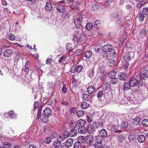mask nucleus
<instances>
[{
  "label": "nucleus",
  "instance_id": "nucleus-1",
  "mask_svg": "<svg viewBox=\"0 0 148 148\" xmlns=\"http://www.w3.org/2000/svg\"><path fill=\"white\" fill-rule=\"evenodd\" d=\"M99 124L98 123L93 122V132H100V135L103 138L107 137L108 135L107 131L106 130L102 129L101 130L98 129L99 128Z\"/></svg>",
  "mask_w": 148,
  "mask_h": 148
},
{
  "label": "nucleus",
  "instance_id": "nucleus-2",
  "mask_svg": "<svg viewBox=\"0 0 148 148\" xmlns=\"http://www.w3.org/2000/svg\"><path fill=\"white\" fill-rule=\"evenodd\" d=\"M103 49L105 52H109L113 58H115L116 56V52L115 50L112 49V46L111 45L108 44L104 45Z\"/></svg>",
  "mask_w": 148,
  "mask_h": 148
},
{
  "label": "nucleus",
  "instance_id": "nucleus-3",
  "mask_svg": "<svg viewBox=\"0 0 148 148\" xmlns=\"http://www.w3.org/2000/svg\"><path fill=\"white\" fill-rule=\"evenodd\" d=\"M86 142L87 143L86 147L88 148L92 147V135L88 134L86 138Z\"/></svg>",
  "mask_w": 148,
  "mask_h": 148
},
{
  "label": "nucleus",
  "instance_id": "nucleus-4",
  "mask_svg": "<svg viewBox=\"0 0 148 148\" xmlns=\"http://www.w3.org/2000/svg\"><path fill=\"white\" fill-rule=\"evenodd\" d=\"M142 81L140 79L138 81H137L136 79L135 78H133L131 79L130 82V85L132 87H133L136 86L137 84H138V86H142L143 84H142Z\"/></svg>",
  "mask_w": 148,
  "mask_h": 148
},
{
  "label": "nucleus",
  "instance_id": "nucleus-5",
  "mask_svg": "<svg viewBox=\"0 0 148 148\" xmlns=\"http://www.w3.org/2000/svg\"><path fill=\"white\" fill-rule=\"evenodd\" d=\"M82 21V18L81 16L75 19L74 21L75 25L77 28H82L81 23Z\"/></svg>",
  "mask_w": 148,
  "mask_h": 148
},
{
  "label": "nucleus",
  "instance_id": "nucleus-6",
  "mask_svg": "<svg viewBox=\"0 0 148 148\" xmlns=\"http://www.w3.org/2000/svg\"><path fill=\"white\" fill-rule=\"evenodd\" d=\"M139 78L141 81L143 80H145V78H147L148 77V70L146 71L145 72H143V74L140 73L139 74Z\"/></svg>",
  "mask_w": 148,
  "mask_h": 148
},
{
  "label": "nucleus",
  "instance_id": "nucleus-7",
  "mask_svg": "<svg viewBox=\"0 0 148 148\" xmlns=\"http://www.w3.org/2000/svg\"><path fill=\"white\" fill-rule=\"evenodd\" d=\"M128 139L131 143H134L137 137L135 134H130L128 136Z\"/></svg>",
  "mask_w": 148,
  "mask_h": 148
},
{
  "label": "nucleus",
  "instance_id": "nucleus-8",
  "mask_svg": "<svg viewBox=\"0 0 148 148\" xmlns=\"http://www.w3.org/2000/svg\"><path fill=\"white\" fill-rule=\"evenodd\" d=\"M86 123V121L83 119H80L77 122L78 127H85L84 125Z\"/></svg>",
  "mask_w": 148,
  "mask_h": 148
},
{
  "label": "nucleus",
  "instance_id": "nucleus-9",
  "mask_svg": "<svg viewBox=\"0 0 148 148\" xmlns=\"http://www.w3.org/2000/svg\"><path fill=\"white\" fill-rule=\"evenodd\" d=\"M51 114V110L49 108H46L43 111L44 116L46 117L49 116Z\"/></svg>",
  "mask_w": 148,
  "mask_h": 148
},
{
  "label": "nucleus",
  "instance_id": "nucleus-10",
  "mask_svg": "<svg viewBox=\"0 0 148 148\" xmlns=\"http://www.w3.org/2000/svg\"><path fill=\"white\" fill-rule=\"evenodd\" d=\"M137 139L139 143H143L145 140L146 137L144 135L141 134L138 136Z\"/></svg>",
  "mask_w": 148,
  "mask_h": 148
},
{
  "label": "nucleus",
  "instance_id": "nucleus-11",
  "mask_svg": "<svg viewBox=\"0 0 148 148\" xmlns=\"http://www.w3.org/2000/svg\"><path fill=\"white\" fill-rule=\"evenodd\" d=\"M131 52L129 53H126L124 55V59L127 62L131 59H132L133 57V56H131Z\"/></svg>",
  "mask_w": 148,
  "mask_h": 148
},
{
  "label": "nucleus",
  "instance_id": "nucleus-12",
  "mask_svg": "<svg viewBox=\"0 0 148 148\" xmlns=\"http://www.w3.org/2000/svg\"><path fill=\"white\" fill-rule=\"evenodd\" d=\"M73 140L72 139L69 138L68 139L66 142V145L69 147H71L73 144Z\"/></svg>",
  "mask_w": 148,
  "mask_h": 148
},
{
  "label": "nucleus",
  "instance_id": "nucleus-13",
  "mask_svg": "<svg viewBox=\"0 0 148 148\" xmlns=\"http://www.w3.org/2000/svg\"><path fill=\"white\" fill-rule=\"evenodd\" d=\"M77 133V130L75 129H72L69 132V134L71 137H73L76 135Z\"/></svg>",
  "mask_w": 148,
  "mask_h": 148
},
{
  "label": "nucleus",
  "instance_id": "nucleus-14",
  "mask_svg": "<svg viewBox=\"0 0 148 148\" xmlns=\"http://www.w3.org/2000/svg\"><path fill=\"white\" fill-rule=\"evenodd\" d=\"M12 54V52L10 49H7L5 50L3 52V55L6 57H8Z\"/></svg>",
  "mask_w": 148,
  "mask_h": 148
},
{
  "label": "nucleus",
  "instance_id": "nucleus-15",
  "mask_svg": "<svg viewBox=\"0 0 148 148\" xmlns=\"http://www.w3.org/2000/svg\"><path fill=\"white\" fill-rule=\"evenodd\" d=\"M118 77L120 80H124L126 78V75L125 73H121L119 74Z\"/></svg>",
  "mask_w": 148,
  "mask_h": 148
},
{
  "label": "nucleus",
  "instance_id": "nucleus-16",
  "mask_svg": "<svg viewBox=\"0 0 148 148\" xmlns=\"http://www.w3.org/2000/svg\"><path fill=\"white\" fill-rule=\"evenodd\" d=\"M57 10L60 12H64L65 8L62 5H58L56 7Z\"/></svg>",
  "mask_w": 148,
  "mask_h": 148
},
{
  "label": "nucleus",
  "instance_id": "nucleus-17",
  "mask_svg": "<svg viewBox=\"0 0 148 148\" xmlns=\"http://www.w3.org/2000/svg\"><path fill=\"white\" fill-rule=\"evenodd\" d=\"M103 140V138L100 135L96 136L95 142L96 143H101Z\"/></svg>",
  "mask_w": 148,
  "mask_h": 148
},
{
  "label": "nucleus",
  "instance_id": "nucleus-18",
  "mask_svg": "<svg viewBox=\"0 0 148 148\" xmlns=\"http://www.w3.org/2000/svg\"><path fill=\"white\" fill-rule=\"evenodd\" d=\"M78 130L79 133L83 134H85L86 132V129L85 127H79Z\"/></svg>",
  "mask_w": 148,
  "mask_h": 148
},
{
  "label": "nucleus",
  "instance_id": "nucleus-19",
  "mask_svg": "<svg viewBox=\"0 0 148 148\" xmlns=\"http://www.w3.org/2000/svg\"><path fill=\"white\" fill-rule=\"evenodd\" d=\"M74 40H75L77 42L80 40H84L83 34L81 36H75L73 38Z\"/></svg>",
  "mask_w": 148,
  "mask_h": 148
},
{
  "label": "nucleus",
  "instance_id": "nucleus-20",
  "mask_svg": "<svg viewBox=\"0 0 148 148\" xmlns=\"http://www.w3.org/2000/svg\"><path fill=\"white\" fill-rule=\"evenodd\" d=\"M61 145V142L58 140L55 142L53 144L54 148H60Z\"/></svg>",
  "mask_w": 148,
  "mask_h": 148
},
{
  "label": "nucleus",
  "instance_id": "nucleus-21",
  "mask_svg": "<svg viewBox=\"0 0 148 148\" xmlns=\"http://www.w3.org/2000/svg\"><path fill=\"white\" fill-rule=\"evenodd\" d=\"M52 7L51 4L49 2L46 3L45 8L47 10L50 11L52 9Z\"/></svg>",
  "mask_w": 148,
  "mask_h": 148
},
{
  "label": "nucleus",
  "instance_id": "nucleus-22",
  "mask_svg": "<svg viewBox=\"0 0 148 148\" xmlns=\"http://www.w3.org/2000/svg\"><path fill=\"white\" fill-rule=\"evenodd\" d=\"M131 87L130 83L128 82H126L124 84L123 86V89L124 90H129Z\"/></svg>",
  "mask_w": 148,
  "mask_h": 148
},
{
  "label": "nucleus",
  "instance_id": "nucleus-23",
  "mask_svg": "<svg viewBox=\"0 0 148 148\" xmlns=\"http://www.w3.org/2000/svg\"><path fill=\"white\" fill-rule=\"evenodd\" d=\"M116 75V72L114 71H111L109 74H108V76L110 78L112 79L115 78Z\"/></svg>",
  "mask_w": 148,
  "mask_h": 148
},
{
  "label": "nucleus",
  "instance_id": "nucleus-24",
  "mask_svg": "<svg viewBox=\"0 0 148 148\" xmlns=\"http://www.w3.org/2000/svg\"><path fill=\"white\" fill-rule=\"evenodd\" d=\"M67 138V136H64V135H62L58 136L57 140H58L60 141V142H61L63 141L64 139H65Z\"/></svg>",
  "mask_w": 148,
  "mask_h": 148
},
{
  "label": "nucleus",
  "instance_id": "nucleus-25",
  "mask_svg": "<svg viewBox=\"0 0 148 148\" xmlns=\"http://www.w3.org/2000/svg\"><path fill=\"white\" fill-rule=\"evenodd\" d=\"M89 106V104L85 101L83 102L81 105L82 108L84 110L87 108Z\"/></svg>",
  "mask_w": 148,
  "mask_h": 148
},
{
  "label": "nucleus",
  "instance_id": "nucleus-26",
  "mask_svg": "<svg viewBox=\"0 0 148 148\" xmlns=\"http://www.w3.org/2000/svg\"><path fill=\"white\" fill-rule=\"evenodd\" d=\"M41 121L44 123H46L48 121V117H46L44 114L42 115L40 117Z\"/></svg>",
  "mask_w": 148,
  "mask_h": 148
},
{
  "label": "nucleus",
  "instance_id": "nucleus-27",
  "mask_svg": "<svg viewBox=\"0 0 148 148\" xmlns=\"http://www.w3.org/2000/svg\"><path fill=\"white\" fill-rule=\"evenodd\" d=\"M76 114L78 117H83L84 115V111L82 110H78Z\"/></svg>",
  "mask_w": 148,
  "mask_h": 148
},
{
  "label": "nucleus",
  "instance_id": "nucleus-28",
  "mask_svg": "<svg viewBox=\"0 0 148 148\" xmlns=\"http://www.w3.org/2000/svg\"><path fill=\"white\" fill-rule=\"evenodd\" d=\"M101 47V46L99 44L95 45L94 47V49L95 52L99 53V52L100 49Z\"/></svg>",
  "mask_w": 148,
  "mask_h": 148
},
{
  "label": "nucleus",
  "instance_id": "nucleus-29",
  "mask_svg": "<svg viewBox=\"0 0 148 148\" xmlns=\"http://www.w3.org/2000/svg\"><path fill=\"white\" fill-rule=\"evenodd\" d=\"M92 55V52L90 50L86 51L85 53V57L86 58H89Z\"/></svg>",
  "mask_w": 148,
  "mask_h": 148
},
{
  "label": "nucleus",
  "instance_id": "nucleus-30",
  "mask_svg": "<svg viewBox=\"0 0 148 148\" xmlns=\"http://www.w3.org/2000/svg\"><path fill=\"white\" fill-rule=\"evenodd\" d=\"M83 67L80 65H78L76 66L74 69V71L77 73L80 72L82 70Z\"/></svg>",
  "mask_w": 148,
  "mask_h": 148
},
{
  "label": "nucleus",
  "instance_id": "nucleus-31",
  "mask_svg": "<svg viewBox=\"0 0 148 148\" xmlns=\"http://www.w3.org/2000/svg\"><path fill=\"white\" fill-rule=\"evenodd\" d=\"M110 84L109 82H107L103 86V89L106 90L110 88Z\"/></svg>",
  "mask_w": 148,
  "mask_h": 148
},
{
  "label": "nucleus",
  "instance_id": "nucleus-32",
  "mask_svg": "<svg viewBox=\"0 0 148 148\" xmlns=\"http://www.w3.org/2000/svg\"><path fill=\"white\" fill-rule=\"evenodd\" d=\"M86 131L89 134H92V126L91 124L88 125L87 127V128L86 129Z\"/></svg>",
  "mask_w": 148,
  "mask_h": 148
},
{
  "label": "nucleus",
  "instance_id": "nucleus-33",
  "mask_svg": "<svg viewBox=\"0 0 148 148\" xmlns=\"http://www.w3.org/2000/svg\"><path fill=\"white\" fill-rule=\"evenodd\" d=\"M100 25V24L99 23V21L98 20L95 21L94 23V27L96 29L98 28Z\"/></svg>",
  "mask_w": 148,
  "mask_h": 148
},
{
  "label": "nucleus",
  "instance_id": "nucleus-34",
  "mask_svg": "<svg viewBox=\"0 0 148 148\" xmlns=\"http://www.w3.org/2000/svg\"><path fill=\"white\" fill-rule=\"evenodd\" d=\"M86 27L87 30H90L92 28V24L90 23H88L86 24Z\"/></svg>",
  "mask_w": 148,
  "mask_h": 148
},
{
  "label": "nucleus",
  "instance_id": "nucleus-35",
  "mask_svg": "<svg viewBox=\"0 0 148 148\" xmlns=\"http://www.w3.org/2000/svg\"><path fill=\"white\" fill-rule=\"evenodd\" d=\"M82 98L84 101H88L90 99V96L88 95L84 94L83 95Z\"/></svg>",
  "mask_w": 148,
  "mask_h": 148
},
{
  "label": "nucleus",
  "instance_id": "nucleus-36",
  "mask_svg": "<svg viewBox=\"0 0 148 148\" xmlns=\"http://www.w3.org/2000/svg\"><path fill=\"white\" fill-rule=\"evenodd\" d=\"M81 147L82 145L79 142H76L74 144V148H81Z\"/></svg>",
  "mask_w": 148,
  "mask_h": 148
},
{
  "label": "nucleus",
  "instance_id": "nucleus-37",
  "mask_svg": "<svg viewBox=\"0 0 148 148\" xmlns=\"http://www.w3.org/2000/svg\"><path fill=\"white\" fill-rule=\"evenodd\" d=\"M99 6L98 5L95 4L93 6V11L97 12L99 11Z\"/></svg>",
  "mask_w": 148,
  "mask_h": 148
},
{
  "label": "nucleus",
  "instance_id": "nucleus-38",
  "mask_svg": "<svg viewBox=\"0 0 148 148\" xmlns=\"http://www.w3.org/2000/svg\"><path fill=\"white\" fill-rule=\"evenodd\" d=\"M86 118L88 122L89 123H90L92 121V115L88 114V116H87Z\"/></svg>",
  "mask_w": 148,
  "mask_h": 148
},
{
  "label": "nucleus",
  "instance_id": "nucleus-39",
  "mask_svg": "<svg viewBox=\"0 0 148 148\" xmlns=\"http://www.w3.org/2000/svg\"><path fill=\"white\" fill-rule=\"evenodd\" d=\"M140 119L138 117H136L134 119V123L135 125L138 124L140 123Z\"/></svg>",
  "mask_w": 148,
  "mask_h": 148
},
{
  "label": "nucleus",
  "instance_id": "nucleus-40",
  "mask_svg": "<svg viewBox=\"0 0 148 148\" xmlns=\"http://www.w3.org/2000/svg\"><path fill=\"white\" fill-rule=\"evenodd\" d=\"M8 114H9L8 116V118L9 119H14L16 115L13 113L11 112V111H10L8 112Z\"/></svg>",
  "mask_w": 148,
  "mask_h": 148
},
{
  "label": "nucleus",
  "instance_id": "nucleus-41",
  "mask_svg": "<svg viewBox=\"0 0 148 148\" xmlns=\"http://www.w3.org/2000/svg\"><path fill=\"white\" fill-rule=\"evenodd\" d=\"M9 39L11 40H13L15 39V35L12 34H9L8 36Z\"/></svg>",
  "mask_w": 148,
  "mask_h": 148
},
{
  "label": "nucleus",
  "instance_id": "nucleus-42",
  "mask_svg": "<svg viewBox=\"0 0 148 148\" xmlns=\"http://www.w3.org/2000/svg\"><path fill=\"white\" fill-rule=\"evenodd\" d=\"M128 125V123L127 122H122L121 124V127L124 128H127Z\"/></svg>",
  "mask_w": 148,
  "mask_h": 148
},
{
  "label": "nucleus",
  "instance_id": "nucleus-43",
  "mask_svg": "<svg viewBox=\"0 0 148 148\" xmlns=\"http://www.w3.org/2000/svg\"><path fill=\"white\" fill-rule=\"evenodd\" d=\"M51 141V140L49 136L47 137L44 140L45 142L47 144L50 143Z\"/></svg>",
  "mask_w": 148,
  "mask_h": 148
},
{
  "label": "nucleus",
  "instance_id": "nucleus-44",
  "mask_svg": "<svg viewBox=\"0 0 148 148\" xmlns=\"http://www.w3.org/2000/svg\"><path fill=\"white\" fill-rule=\"evenodd\" d=\"M111 83L113 84H116L118 82V79L116 78H114L111 79Z\"/></svg>",
  "mask_w": 148,
  "mask_h": 148
},
{
  "label": "nucleus",
  "instance_id": "nucleus-45",
  "mask_svg": "<svg viewBox=\"0 0 148 148\" xmlns=\"http://www.w3.org/2000/svg\"><path fill=\"white\" fill-rule=\"evenodd\" d=\"M77 123L74 121H72L70 123V126L73 128H75L77 125Z\"/></svg>",
  "mask_w": 148,
  "mask_h": 148
},
{
  "label": "nucleus",
  "instance_id": "nucleus-46",
  "mask_svg": "<svg viewBox=\"0 0 148 148\" xmlns=\"http://www.w3.org/2000/svg\"><path fill=\"white\" fill-rule=\"evenodd\" d=\"M142 125L145 126L147 127L148 126V119H145L143 120L142 121Z\"/></svg>",
  "mask_w": 148,
  "mask_h": 148
},
{
  "label": "nucleus",
  "instance_id": "nucleus-47",
  "mask_svg": "<svg viewBox=\"0 0 148 148\" xmlns=\"http://www.w3.org/2000/svg\"><path fill=\"white\" fill-rule=\"evenodd\" d=\"M108 63L110 66H112L115 63V61L112 59H109L108 60Z\"/></svg>",
  "mask_w": 148,
  "mask_h": 148
},
{
  "label": "nucleus",
  "instance_id": "nucleus-48",
  "mask_svg": "<svg viewBox=\"0 0 148 148\" xmlns=\"http://www.w3.org/2000/svg\"><path fill=\"white\" fill-rule=\"evenodd\" d=\"M4 148H11V145L8 142H5L3 145Z\"/></svg>",
  "mask_w": 148,
  "mask_h": 148
},
{
  "label": "nucleus",
  "instance_id": "nucleus-49",
  "mask_svg": "<svg viewBox=\"0 0 148 148\" xmlns=\"http://www.w3.org/2000/svg\"><path fill=\"white\" fill-rule=\"evenodd\" d=\"M119 14L118 12H114L111 14L112 18L116 19L119 17Z\"/></svg>",
  "mask_w": 148,
  "mask_h": 148
},
{
  "label": "nucleus",
  "instance_id": "nucleus-50",
  "mask_svg": "<svg viewBox=\"0 0 148 148\" xmlns=\"http://www.w3.org/2000/svg\"><path fill=\"white\" fill-rule=\"evenodd\" d=\"M71 45L70 43H68L66 46V49L69 51H70L72 50V49L71 47Z\"/></svg>",
  "mask_w": 148,
  "mask_h": 148
},
{
  "label": "nucleus",
  "instance_id": "nucleus-51",
  "mask_svg": "<svg viewBox=\"0 0 148 148\" xmlns=\"http://www.w3.org/2000/svg\"><path fill=\"white\" fill-rule=\"evenodd\" d=\"M88 92L89 94H92V86H90L87 89Z\"/></svg>",
  "mask_w": 148,
  "mask_h": 148
},
{
  "label": "nucleus",
  "instance_id": "nucleus-52",
  "mask_svg": "<svg viewBox=\"0 0 148 148\" xmlns=\"http://www.w3.org/2000/svg\"><path fill=\"white\" fill-rule=\"evenodd\" d=\"M125 8L127 10L129 11L132 10L133 8L132 5L130 4L127 5L125 6Z\"/></svg>",
  "mask_w": 148,
  "mask_h": 148
},
{
  "label": "nucleus",
  "instance_id": "nucleus-53",
  "mask_svg": "<svg viewBox=\"0 0 148 148\" xmlns=\"http://www.w3.org/2000/svg\"><path fill=\"white\" fill-rule=\"evenodd\" d=\"M144 14L142 13H140L139 14V19L140 21H142L144 20Z\"/></svg>",
  "mask_w": 148,
  "mask_h": 148
},
{
  "label": "nucleus",
  "instance_id": "nucleus-54",
  "mask_svg": "<svg viewBox=\"0 0 148 148\" xmlns=\"http://www.w3.org/2000/svg\"><path fill=\"white\" fill-rule=\"evenodd\" d=\"M94 146L96 148H101L102 144L101 143H97V144L94 145Z\"/></svg>",
  "mask_w": 148,
  "mask_h": 148
},
{
  "label": "nucleus",
  "instance_id": "nucleus-55",
  "mask_svg": "<svg viewBox=\"0 0 148 148\" xmlns=\"http://www.w3.org/2000/svg\"><path fill=\"white\" fill-rule=\"evenodd\" d=\"M79 30H78L77 31V33L78 35V36H81L83 34V31L81 28H79Z\"/></svg>",
  "mask_w": 148,
  "mask_h": 148
},
{
  "label": "nucleus",
  "instance_id": "nucleus-56",
  "mask_svg": "<svg viewBox=\"0 0 148 148\" xmlns=\"http://www.w3.org/2000/svg\"><path fill=\"white\" fill-rule=\"evenodd\" d=\"M57 134L56 133H52L51 134H50L49 136V137H50L51 139H53L55 138L57 136Z\"/></svg>",
  "mask_w": 148,
  "mask_h": 148
},
{
  "label": "nucleus",
  "instance_id": "nucleus-57",
  "mask_svg": "<svg viewBox=\"0 0 148 148\" xmlns=\"http://www.w3.org/2000/svg\"><path fill=\"white\" fill-rule=\"evenodd\" d=\"M143 14H144L145 15H148V8H145L144 9H143Z\"/></svg>",
  "mask_w": 148,
  "mask_h": 148
},
{
  "label": "nucleus",
  "instance_id": "nucleus-58",
  "mask_svg": "<svg viewBox=\"0 0 148 148\" xmlns=\"http://www.w3.org/2000/svg\"><path fill=\"white\" fill-rule=\"evenodd\" d=\"M76 111V109L75 107H72L70 110V113L71 114H74Z\"/></svg>",
  "mask_w": 148,
  "mask_h": 148
},
{
  "label": "nucleus",
  "instance_id": "nucleus-59",
  "mask_svg": "<svg viewBox=\"0 0 148 148\" xmlns=\"http://www.w3.org/2000/svg\"><path fill=\"white\" fill-rule=\"evenodd\" d=\"M124 136L122 135H120L118 137V140L121 142H123L124 140Z\"/></svg>",
  "mask_w": 148,
  "mask_h": 148
},
{
  "label": "nucleus",
  "instance_id": "nucleus-60",
  "mask_svg": "<svg viewBox=\"0 0 148 148\" xmlns=\"http://www.w3.org/2000/svg\"><path fill=\"white\" fill-rule=\"evenodd\" d=\"M112 0H107L106 3V6L109 7L110 6V4L112 2Z\"/></svg>",
  "mask_w": 148,
  "mask_h": 148
},
{
  "label": "nucleus",
  "instance_id": "nucleus-61",
  "mask_svg": "<svg viewBox=\"0 0 148 148\" xmlns=\"http://www.w3.org/2000/svg\"><path fill=\"white\" fill-rule=\"evenodd\" d=\"M103 95V92L102 91H99L97 95V97L99 98L102 96Z\"/></svg>",
  "mask_w": 148,
  "mask_h": 148
},
{
  "label": "nucleus",
  "instance_id": "nucleus-62",
  "mask_svg": "<svg viewBox=\"0 0 148 148\" xmlns=\"http://www.w3.org/2000/svg\"><path fill=\"white\" fill-rule=\"evenodd\" d=\"M52 61V60L51 58H48L46 60V64H50L51 62Z\"/></svg>",
  "mask_w": 148,
  "mask_h": 148
},
{
  "label": "nucleus",
  "instance_id": "nucleus-63",
  "mask_svg": "<svg viewBox=\"0 0 148 148\" xmlns=\"http://www.w3.org/2000/svg\"><path fill=\"white\" fill-rule=\"evenodd\" d=\"M66 58V57L64 56H62L59 59V60H58V62L59 63L61 62L62 61L64 60Z\"/></svg>",
  "mask_w": 148,
  "mask_h": 148
},
{
  "label": "nucleus",
  "instance_id": "nucleus-64",
  "mask_svg": "<svg viewBox=\"0 0 148 148\" xmlns=\"http://www.w3.org/2000/svg\"><path fill=\"white\" fill-rule=\"evenodd\" d=\"M40 104V103L38 102H35L34 104V108L36 109L38 106Z\"/></svg>",
  "mask_w": 148,
  "mask_h": 148
}]
</instances>
